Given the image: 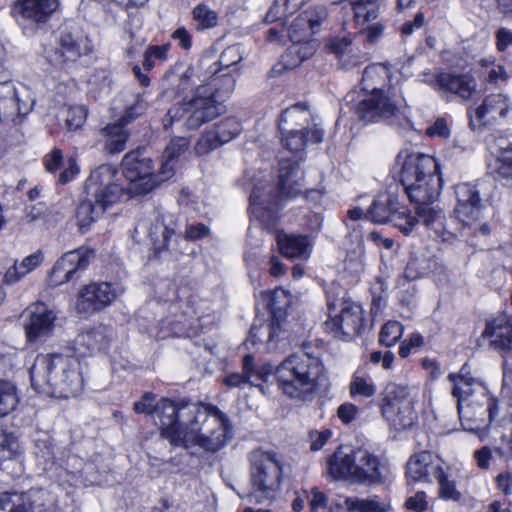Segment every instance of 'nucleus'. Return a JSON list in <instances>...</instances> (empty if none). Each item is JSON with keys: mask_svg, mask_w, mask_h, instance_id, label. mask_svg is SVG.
<instances>
[{"mask_svg": "<svg viewBox=\"0 0 512 512\" xmlns=\"http://www.w3.org/2000/svg\"><path fill=\"white\" fill-rule=\"evenodd\" d=\"M19 397L13 384L0 381V418L15 410Z\"/></svg>", "mask_w": 512, "mask_h": 512, "instance_id": "obj_49", "label": "nucleus"}, {"mask_svg": "<svg viewBox=\"0 0 512 512\" xmlns=\"http://www.w3.org/2000/svg\"><path fill=\"white\" fill-rule=\"evenodd\" d=\"M449 381L452 383L451 394L457 399V404H466L469 398L477 391H483L481 381L471 374L470 365L465 363L457 373L448 375Z\"/></svg>", "mask_w": 512, "mask_h": 512, "instance_id": "obj_27", "label": "nucleus"}, {"mask_svg": "<svg viewBox=\"0 0 512 512\" xmlns=\"http://www.w3.org/2000/svg\"><path fill=\"white\" fill-rule=\"evenodd\" d=\"M92 40L78 27L65 26L60 29L56 45L47 52V57L57 65L75 63L82 56L93 53Z\"/></svg>", "mask_w": 512, "mask_h": 512, "instance_id": "obj_13", "label": "nucleus"}, {"mask_svg": "<svg viewBox=\"0 0 512 512\" xmlns=\"http://www.w3.org/2000/svg\"><path fill=\"white\" fill-rule=\"evenodd\" d=\"M170 311L175 319L171 322L173 328L184 337H194L198 335V318L195 309L189 301H177L170 305Z\"/></svg>", "mask_w": 512, "mask_h": 512, "instance_id": "obj_30", "label": "nucleus"}, {"mask_svg": "<svg viewBox=\"0 0 512 512\" xmlns=\"http://www.w3.org/2000/svg\"><path fill=\"white\" fill-rule=\"evenodd\" d=\"M481 182L461 183L455 186L456 218L464 225H472L483 217L484 203L480 196Z\"/></svg>", "mask_w": 512, "mask_h": 512, "instance_id": "obj_15", "label": "nucleus"}, {"mask_svg": "<svg viewBox=\"0 0 512 512\" xmlns=\"http://www.w3.org/2000/svg\"><path fill=\"white\" fill-rule=\"evenodd\" d=\"M211 75L204 79L201 85L209 87L214 99L219 102L231 95L236 85V78L230 71L223 69H211Z\"/></svg>", "mask_w": 512, "mask_h": 512, "instance_id": "obj_34", "label": "nucleus"}, {"mask_svg": "<svg viewBox=\"0 0 512 512\" xmlns=\"http://www.w3.org/2000/svg\"><path fill=\"white\" fill-rule=\"evenodd\" d=\"M277 244L280 252L287 258H308L310 255L308 238L301 235L279 233Z\"/></svg>", "mask_w": 512, "mask_h": 512, "instance_id": "obj_37", "label": "nucleus"}, {"mask_svg": "<svg viewBox=\"0 0 512 512\" xmlns=\"http://www.w3.org/2000/svg\"><path fill=\"white\" fill-rule=\"evenodd\" d=\"M403 334V326L398 321H388L383 325L379 333V342L386 346L395 345Z\"/></svg>", "mask_w": 512, "mask_h": 512, "instance_id": "obj_57", "label": "nucleus"}, {"mask_svg": "<svg viewBox=\"0 0 512 512\" xmlns=\"http://www.w3.org/2000/svg\"><path fill=\"white\" fill-rule=\"evenodd\" d=\"M105 211L103 205L86 194V198L81 200L76 210V220L80 230L82 232L87 230Z\"/></svg>", "mask_w": 512, "mask_h": 512, "instance_id": "obj_40", "label": "nucleus"}, {"mask_svg": "<svg viewBox=\"0 0 512 512\" xmlns=\"http://www.w3.org/2000/svg\"><path fill=\"white\" fill-rule=\"evenodd\" d=\"M357 449L347 447H339L328 458V469L331 476L335 479L349 480L354 483V475L356 469Z\"/></svg>", "mask_w": 512, "mask_h": 512, "instance_id": "obj_29", "label": "nucleus"}, {"mask_svg": "<svg viewBox=\"0 0 512 512\" xmlns=\"http://www.w3.org/2000/svg\"><path fill=\"white\" fill-rule=\"evenodd\" d=\"M354 483L357 484H379L384 481L385 467L380 463L378 457L365 449H357Z\"/></svg>", "mask_w": 512, "mask_h": 512, "instance_id": "obj_26", "label": "nucleus"}, {"mask_svg": "<svg viewBox=\"0 0 512 512\" xmlns=\"http://www.w3.org/2000/svg\"><path fill=\"white\" fill-rule=\"evenodd\" d=\"M304 190V172L300 167V161L281 156L274 190L264 192L262 187L255 186L250 195V202L253 206L269 209L283 200L299 196Z\"/></svg>", "mask_w": 512, "mask_h": 512, "instance_id": "obj_9", "label": "nucleus"}, {"mask_svg": "<svg viewBox=\"0 0 512 512\" xmlns=\"http://www.w3.org/2000/svg\"><path fill=\"white\" fill-rule=\"evenodd\" d=\"M448 469H444L436 480L439 485V495L444 500L459 501L461 493L457 489L455 481L450 479Z\"/></svg>", "mask_w": 512, "mask_h": 512, "instance_id": "obj_56", "label": "nucleus"}, {"mask_svg": "<svg viewBox=\"0 0 512 512\" xmlns=\"http://www.w3.org/2000/svg\"><path fill=\"white\" fill-rule=\"evenodd\" d=\"M122 290L108 282L91 283L80 292L76 304L79 313L92 314L110 306Z\"/></svg>", "mask_w": 512, "mask_h": 512, "instance_id": "obj_17", "label": "nucleus"}, {"mask_svg": "<svg viewBox=\"0 0 512 512\" xmlns=\"http://www.w3.org/2000/svg\"><path fill=\"white\" fill-rule=\"evenodd\" d=\"M180 407L166 406L164 414L167 440L172 446H199L207 452H217L231 438L227 416L216 406L203 402L181 401Z\"/></svg>", "mask_w": 512, "mask_h": 512, "instance_id": "obj_1", "label": "nucleus"}, {"mask_svg": "<svg viewBox=\"0 0 512 512\" xmlns=\"http://www.w3.org/2000/svg\"><path fill=\"white\" fill-rule=\"evenodd\" d=\"M11 16L23 30L28 29L32 21V0H15L11 6Z\"/></svg>", "mask_w": 512, "mask_h": 512, "instance_id": "obj_51", "label": "nucleus"}, {"mask_svg": "<svg viewBox=\"0 0 512 512\" xmlns=\"http://www.w3.org/2000/svg\"><path fill=\"white\" fill-rule=\"evenodd\" d=\"M32 269V255L26 256L21 263L16 262L10 267L4 275L5 284H14L19 281L23 276L28 274Z\"/></svg>", "mask_w": 512, "mask_h": 512, "instance_id": "obj_62", "label": "nucleus"}, {"mask_svg": "<svg viewBox=\"0 0 512 512\" xmlns=\"http://www.w3.org/2000/svg\"><path fill=\"white\" fill-rule=\"evenodd\" d=\"M32 497L27 492L1 493L0 512H32Z\"/></svg>", "mask_w": 512, "mask_h": 512, "instance_id": "obj_42", "label": "nucleus"}, {"mask_svg": "<svg viewBox=\"0 0 512 512\" xmlns=\"http://www.w3.org/2000/svg\"><path fill=\"white\" fill-rule=\"evenodd\" d=\"M171 44L151 45L144 52L143 67L145 70H152L158 63H163L168 58Z\"/></svg>", "mask_w": 512, "mask_h": 512, "instance_id": "obj_50", "label": "nucleus"}, {"mask_svg": "<svg viewBox=\"0 0 512 512\" xmlns=\"http://www.w3.org/2000/svg\"><path fill=\"white\" fill-rule=\"evenodd\" d=\"M105 139L104 149L109 154H118L125 150L129 139V131L119 122L108 124L100 130Z\"/></svg>", "mask_w": 512, "mask_h": 512, "instance_id": "obj_38", "label": "nucleus"}, {"mask_svg": "<svg viewBox=\"0 0 512 512\" xmlns=\"http://www.w3.org/2000/svg\"><path fill=\"white\" fill-rule=\"evenodd\" d=\"M113 337L114 331L111 327L98 325L78 334L75 344L81 353H93L108 348Z\"/></svg>", "mask_w": 512, "mask_h": 512, "instance_id": "obj_31", "label": "nucleus"}, {"mask_svg": "<svg viewBox=\"0 0 512 512\" xmlns=\"http://www.w3.org/2000/svg\"><path fill=\"white\" fill-rule=\"evenodd\" d=\"M431 205L432 204L417 205V216L427 228L433 230L436 238H439L442 241H450L453 238V234L446 231L444 228V216L440 210H437Z\"/></svg>", "mask_w": 512, "mask_h": 512, "instance_id": "obj_35", "label": "nucleus"}, {"mask_svg": "<svg viewBox=\"0 0 512 512\" xmlns=\"http://www.w3.org/2000/svg\"><path fill=\"white\" fill-rule=\"evenodd\" d=\"M65 127L68 131H76L83 127L86 122L88 110L85 106L76 105L64 109Z\"/></svg>", "mask_w": 512, "mask_h": 512, "instance_id": "obj_53", "label": "nucleus"}, {"mask_svg": "<svg viewBox=\"0 0 512 512\" xmlns=\"http://www.w3.org/2000/svg\"><path fill=\"white\" fill-rule=\"evenodd\" d=\"M177 228V219L173 214L162 215L161 220L156 219V223L151 227L149 235L157 255L168 250H176L171 245L172 243H177V240L180 238Z\"/></svg>", "mask_w": 512, "mask_h": 512, "instance_id": "obj_25", "label": "nucleus"}, {"mask_svg": "<svg viewBox=\"0 0 512 512\" xmlns=\"http://www.w3.org/2000/svg\"><path fill=\"white\" fill-rule=\"evenodd\" d=\"M57 314L43 302L34 303V341L49 337L54 328Z\"/></svg>", "mask_w": 512, "mask_h": 512, "instance_id": "obj_36", "label": "nucleus"}, {"mask_svg": "<svg viewBox=\"0 0 512 512\" xmlns=\"http://www.w3.org/2000/svg\"><path fill=\"white\" fill-rule=\"evenodd\" d=\"M89 254L74 250L65 253L53 266L49 283L52 286L65 284L78 277V274L84 271L89 265Z\"/></svg>", "mask_w": 512, "mask_h": 512, "instance_id": "obj_20", "label": "nucleus"}, {"mask_svg": "<svg viewBox=\"0 0 512 512\" xmlns=\"http://www.w3.org/2000/svg\"><path fill=\"white\" fill-rule=\"evenodd\" d=\"M297 10V4L293 3V1L275 0L266 15V19L269 22L282 20L283 18L292 15Z\"/></svg>", "mask_w": 512, "mask_h": 512, "instance_id": "obj_61", "label": "nucleus"}, {"mask_svg": "<svg viewBox=\"0 0 512 512\" xmlns=\"http://www.w3.org/2000/svg\"><path fill=\"white\" fill-rule=\"evenodd\" d=\"M408 395V387L396 383L387 384L381 393V413L396 429H404L413 423Z\"/></svg>", "mask_w": 512, "mask_h": 512, "instance_id": "obj_14", "label": "nucleus"}, {"mask_svg": "<svg viewBox=\"0 0 512 512\" xmlns=\"http://www.w3.org/2000/svg\"><path fill=\"white\" fill-rule=\"evenodd\" d=\"M267 307L275 318H281L291 305L292 295L282 287L275 288L266 297Z\"/></svg>", "mask_w": 512, "mask_h": 512, "instance_id": "obj_45", "label": "nucleus"}, {"mask_svg": "<svg viewBox=\"0 0 512 512\" xmlns=\"http://www.w3.org/2000/svg\"><path fill=\"white\" fill-rule=\"evenodd\" d=\"M310 119L311 113L308 106L304 103H297L282 112L279 118V130L286 131L291 127L297 129L298 126L310 129L308 126Z\"/></svg>", "mask_w": 512, "mask_h": 512, "instance_id": "obj_39", "label": "nucleus"}, {"mask_svg": "<svg viewBox=\"0 0 512 512\" xmlns=\"http://www.w3.org/2000/svg\"><path fill=\"white\" fill-rule=\"evenodd\" d=\"M350 4L358 24L364 25L378 17L376 0H350Z\"/></svg>", "mask_w": 512, "mask_h": 512, "instance_id": "obj_47", "label": "nucleus"}, {"mask_svg": "<svg viewBox=\"0 0 512 512\" xmlns=\"http://www.w3.org/2000/svg\"><path fill=\"white\" fill-rule=\"evenodd\" d=\"M400 182L411 202L416 205L433 204L442 188L436 159L421 153L408 155L402 165Z\"/></svg>", "mask_w": 512, "mask_h": 512, "instance_id": "obj_3", "label": "nucleus"}, {"mask_svg": "<svg viewBox=\"0 0 512 512\" xmlns=\"http://www.w3.org/2000/svg\"><path fill=\"white\" fill-rule=\"evenodd\" d=\"M243 372L232 373L226 376L223 380L224 384L230 388L242 387L245 384L252 386H258V383L254 380V357L251 354H247L243 358Z\"/></svg>", "mask_w": 512, "mask_h": 512, "instance_id": "obj_43", "label": "nucleus"}, {"mask_svg": "<svg viewBox=\"0 0 512 512\" xmlns=\"http://www.w3.org/2000/svg\"><path fill=\"white\" fill-rule=\"evenodd\" d=\"M154 401L155 395L151 392H146L139 401L134 403V411L139 414L144 413L147 415H154L155 419L158 421L161 437L167 440L166 427L170 426L166 425L167 422L164 418V414H166V406H174L177 409L180 407L178 404H180L181 401H188V397H163L156 404H154Z\"/></svg>", "mask_w": 512, "mask_h": 512, "instance_id": "obj_24", "label": "nucleus"}, {"mask_svg": "<svg viewBox=\"0 0 512 512\" xmlns=\"http://www.w3.org/2000/svg\"><path fill=\"white\" fill-rule=\"evenodd\" d=\"M191 15L194 28L198 32L213 29L218 25V13L211 9L208 5H196L192 9Z\"/></svg>", "mask_w": 512, "mask_h": 512, "instance_id": "obj_44", "label": "nucleus"}, {"mask_svg": "<svg viewBox=\"0 0 512 512\" xmlns=\"http://www.w3.org/2000/svg\"><path fill=\"white\" fill-rule=\"evenodd\" d=\"M398 209H401L398 195L388 190L373 201L366 217L374 223L384 224L391 220Z\"/></svg>", "mask_w": 512, "mask_h": 512, "instance_id": "obj_32", "label": "nucleus"}, {"mask_svg": "<svg viewBox=\"0 0 512 512\" xmlns=\"http://www.w3.org/2000/svg\"><path fill=\"white\" fill-rule=\"evenodd\" d=\"M85 191L88 196L103 205L107 210L117 202L133 197L124 184L118 170L109 164H103L91 172L85 183Z\"/></svg>", "mask_w": 512, "mask_h": 512, "instance_id": "obj_11", "label": "nucleus"}, {"mask_svg": "<svg viewBox=\"0 0 512 512\" xmlns=\"http://www.w3.org/2000/svg\"><path fill=\"white\" fill-rule=\"evenodd\" d=\"M142 19L141 17L135 15L131 16L127 26L125 27V35L127 36L129 41H135V45H130L126 53L129 57H132L137 52L136 46H141L145 42L144 37H139L137 35L138 30L141 28Z\"/></svg>", "mask_w": 512, "mask_h": 512, "instance_id": "obj_58", "label": "nucleus"}, {"mask_svg": "<svg viewBox=\"0 0 512 512\" xmlns=\"http://www.w3.org/2000/svg\"><path fill=\"white\" fill-rule=\"evenodd\" d=\"M58 6V0H34V22L45 23Z\"/></svg>", "mask_w": 512, "mask_h": 512, "instance_id": "obj_63", "label": "nucleus"}, {"mask_svg": "<svg viewBox=\"0 0 512 512\" xmlns=\"http://www.w3.org/2000/svg\"><path fill=\"white\" fill-rule=\"evenodd\" d=\"M213 129L224 145L235 139L240 134L242 127L240 122L235 118H226L214 125Z\"/></svg>", "mask_w": 512, "mask_h": 512, "instance_id": "obj_52", "label": "nucleus"}, {"mask_svg": "<svg viewBox=\"0 0 512 512\" xmlns=\"http://www.w3.org/2000/svg\"><path fill=\"white\" fill-rule=\"evenodd\" d=\"M481 338L488 340L494 350L512 352V319L506 314H499L488 320Z\"/></svg>", "mask_w": 512, "mask_h": 512, "instance_id": "obj_23", "label": "nucleus"}, {"mask_svg": "<svg viewBox=\"0 0 512 512\" xmlns=\"http://www.w3.org/2000/svg\"><path fill=\"white\" fill-rule=\"evenodd\" d=\"M251 491L247 495L250 502L264 503L275 497L282 479V458L273 452L262 450L250 454Z\"/></svg>", "mask_w": 512, "mask_h": 512, "instance_id": "obj_8", "label": "nucleus"}, {"mask_svg": "<svg viewBox=\"0 0 512 512\" xmlns=\"http://www.w3.org/2000/svg\"><path fill=\"white\" fill-rule=\"evenodd\" d=\"M221 112V102L214 99L209 87L198 85L189 100L168 110L163 125L168 129L173 123L182 122L186 129L197 130L203 124L217 118Z\"/></svg>", "mask_w": 512, "mask_h": 512, "instance_id": "obj_7", "label": "nucleus"}, {"mask_svg": "<svg viewBox=\"0 0 512 512\" xmlns=\"http://www.w3.org/2000/svg\"><path fill=\"white\" fill-rule=\"evenodd\" d=\"M458 414L464 430L477 433L487 426L485 415L488 413L489 423L498 414L496 403L493 399L486 397V405H478L476 408L471 402L457 404Z\"/></svg>", "mask_w": 512, "mask_h": 512, "instance_id": "obj_21", "label": "nucleus"}, {"mask_svg": "<svg viewBox=\"0 0 512 512\" xmlns=\"http://www.w3.org/2000/svg\"><path fill=\"white\" fill-rule=\"evenodd\" d=\"M488 172L496 181L512 187V143L500 147L488 163Z\"/></svg>", "mask_w": 512, "mask_h": 512, "instance_id": "obj_33", "label": "nucleus"}, {"mask_svg": "<svg viewBox=\"0 0 512 512\" xmlns=\"http://www.w3.org/2000/svg\"><path fill=\"white\" fill-rule=\"evenodd\" d=\"M343 505L348 511L357 512H393L392 509L376 499L345 498Z\"/></svg>", "mask_w": 512, "mask_h": 512, "instance_id": "obj_48", "label": "nucleus"}, {"mask_svg": "<svg viewBox=\"0 0 512 512\" xmlns=\"http://www.w3.org/2000/svg\"><path fill=\"white\" fill-rule=\"evenodd\" d=\"M328 319L325 329L335 337L350 339L361 334L364 328V313L362 307L345 297H333L327 294Z\"/></svg>", "mask_w": 512, "mask_h": 512, "instance_id": "obj_10", "label": "nucleus"}, {"mask_svg": "<svg viewBox=\"0 0 512 512\" xmlns=\"http://www.w3.org/2000/svg\"><path fill=\"white\" fill-rule=\"evenodd\" d=\"M32 111V101L22 99L10 81L0 83V122L19 125Z\"/></svg>", "mask_w": 512, "mask_h": 512, "instance_id": "obj_16", "label": "nucleus"}, {"mask_svg": "<svg viewBox=\"0 0 512 512\" xmlns=\"http://www.w3.org/2000/svg\"><path fill=\"white\" fill-rule=\"evenodd\" d=\"M324 376L321 359L304 351L289 355L275 369L279 390L298 401L311 400Z\"/></svg>", "mask_w": 512, "mask_h": 512, "instance_id": "obj_2", "label": "nucleus"}, {"mask_svg": "<svg viewBox=\"0 0 512 512\" xmlns=\"http://www.w3.org/2000/svg\"><path fill=\"white\" fill-rule=\"evenodd\" d=\"M264 333L267 334L268 341L270 342L278 338L280 333L279 322L271 321V323L261 327L253 325L250 329L247 343L255 345L260 340V336Z\"/></svg>", "mask_w": 512, "mask_h": 512, "instance_id": "obj_60", "label": "nucleus"}, {"mask_svg": "<svg viewBox=\"0 0 512 512\" xmlns=\"http://www.w3.org/2000/svg\"><path fill=\"white\" fill-rule=\"evenodd\" d=\"M349 392L354 399H368L375 395L376 386L370 376L355 373L349 384Z\"/></svg>", "mask_w": 512, "mask_h": 512, "instance_id": "obj_46", "label": "nucleus"}, {"mask_svg": "<svg viewBox=\"0 0 512 512\" xmlns=\"http://www.w3.org/2000/svg\"><path fill=\"white\" fill-rule=\"evenodd\" d=\"M477 92V81L470 73L445 72L441 93L453 94L463 101H468Z\"/></svg>", "mask_w": 512, "mask_h": 512, "instance_id": "obj_28", "label": "nucleus"}, {"mask_svg": "<svg viewBox=\"0 0 512 512\" xmlns=\"http://www.w3.org/2000/svg\"><path fill=\"white\" fill-rule=\"evenodd\" d=\"M216 131L212 128L204 132L195 144L194 150L197 155H205L222 146Z\"/></svg>", "mask_w": 512, "mask_h": 512, "instance_id": "obj_59", "label": "nucleus"}, {"mask_svg": "<svg viewBox=\"0 0 512 512\" xmlns=\"http://www.w3.org/2000/svg\"><path fill=\"white\" fill-rule=\"evenodd\" d=\"M390 72L383 64H372L365 68L361 79V89L369 93L383 92L382 86L389 80Z\"/></svg>", "mask_w": 512, "mask_h": 512, "instance_id": "obj_41", "label": "nucleus"}, {"mask_svg": "<svg viewBox=\"0 0 512 512\" xmlns=\"http://www.w3.org/2000/svg\"><path fill=\"white\" fill-rule=\"evenodd\" d=\"M400 96L390 88L383 92L367 93L355 106L358 117L365 122L391 121L403 115Z\"/></svg>", "mask_w": 512, "mask_h": 512, "instance_id": "obj_12", "label": "nucleus"}, {"mask_svg": "<svg viewBox=\"0 0 512 512\" xmlns=\"http://www.w3.org/2000/svg\"><path fill=\"white\" fill-rule=\"evenodd\" d=\"M327 18V10L317 6L302 12L287 29L291 45L281 57L284 69H294L316 52L319 44L312 36Z\"/></svg>", "mask_w": 512, "mask_h": 512, "instance_id": "obj_5", "label": "nucleus"}, {"mask_svg": "<svg viewBox=\"0 0 512 512\" xmlns=\"http://www.w3.org/2000/svg\"><path fill=\"white\" fill-rule=\"evenodd\" d=\"M389 222L398 228L405 236H408L419 223V220L401 205V209L397 210Z\"/></svg>", "mask_w": 512, "mask_h": 512, "instance_id": "obj_55", "label": "nucleus"}, {"mask_svg": "<svg viewBox=\"0 0 512 512\" xmlns=\"http://www.w3.org/2000/svg\"><path fill=\"white\" fill-rule=\"evenodd\" d=\"M511 109V102L504 94H490L485 97L482 104L476 108L469 107V125L473 130L480 128L497 117H505Z\"/></svg>", "mask_w": 512, "mask_h": 512, "instance_id": "obj_19", "label": "nucleus"}, {"mask_svg": "<svg viewBox=\"0 0 512 512\" xmlns=\"http://www.w3.org/2000/svg\"><path fill=\"white\" fill-rule=\"evenodd\" d=\"M329 48L334 54L338 56L342 67L350 66L348 52H352V48L351 41L348 38L342 37L331 40L329 43Z\"/></svg>", "mask_w": 512, "mask_h": 512, "instance_id": "obj_64", "label": "nucleus"}, {"mask_svg": "<svg viewBox=\"0 0 512 512\" xmlns=\"http://www.w3.org/2000/svg\"><path fill=\"white\" fill-rule=\"evenodd\" d=\"M38 361L45 370L43 380L46 382L41 385L38 378L34 383V391L55 398H69L82 390L83 379L76 358L54 354L38 357Z\"/></svg>", "mask_w": 512, "mask_h": 512, "instance_id": "obj_4", "label": "nucleus"}, {"mask_svg": "<svg viewBox=\"0 0 512 512\" xmlns=\"http://www.w3.org/2000/svg\"><path fill=\"white\" fill-rule=\"evenodd\" d=\"M121 167L130 193L136 196L150 193L173 176V164L170 161H163L156 171L153 160L144 149L126 153Z\"/></svg>", "mask_w": 512, "mask_h": 512, "instance_id": "obj_6", "label": "nucleus"}, {"mask_svg": "<svg viewBox=\"0 0 512 512\" xmlns=\"http://www.w3.org/2000/svg\"><path fill=\"white\" fill-rule=\"evenodd\" d=\"M493 451L496 457L504 463L512 462V427L506 429L500 438L494 441Z\"/></svg>", "mask_w": 512, "mask_h": 512, "instance_id": "obj_54", "label": "nucleus"}, {"mask_svg": "<svg viewBox=\"0 0 512 512\" xmlns=\"http://www.w3.org/2000/svg\"><path fill=\"white\" fill-rule=\"evenodd\" d=\"M283 147L291 152L293 156L290 159L302 162L304 160L303 152L308 142L320 143L323 139V129L314 125L312 129L307 127L301 129H291L280 131Z\"/></svg>", "mask_w": 512, "mask_h": 512, "instance_id": "obj_22", "label": "nucleus"}, {"mask_svg": "<svg viewBox=\"0 0 512 512\" xmlns=\"http://www.w3.org/2000/svg\"><path fill=\"white\" fill-rule=\"evenodd\" d=\"M444 469H448V466L439 456L429 451H421L412 455L406 464L407 481L431 483Z\"/></svg>", "mask_w": 512, "mask_h": 512, "instance_id": "obj_18", "label": "nucleus"}]
</instances>
